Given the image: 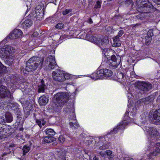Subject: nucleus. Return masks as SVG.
<instances>
[{
	"label": "nucleus",
	"mask_w": 160,
	"mask_h": 160,
	"mask_svg": "<svg viewBox=\"0 0 160 160\" xmlns=\"http://www.w3.org/2000/svg\"><path fill=\"white\" fill-rule=\"evenodd\" d=\"M69 97V94L66 92H58L55 94L52 103L53 109L56 111L61 109L64 103L68 101Z\"/></svg>",
	"instance_id": "nucleus-1"
},
{
	"label": "nucleus",
	"mask_w": 160,
	"mask_h": 160,
	"mask_svg": "<svg viewBox=\"0 0 160 160\" xmlns=\"http://www.w3.org/2000/svg\"><path fill=\"white\" fill-rule=\"evenodd\" d=\"M43 59L41 57H34L31 58L26 62L25 70L28 72H32L39 66L41 68L42 64Z\"/></svg>",
	"instance_id": "nucleus-2"
},
{
	"label": "nucleus",
	"mask_w": 160,
	"mask_h": 160,
	"mask_svg": "<svg viewBox=\"0 0 160 160\" xmlns=\"http://www.w3.org/2000/svg\"><path fill=\"white\" fill-rule=\"evenodd\" d=\"M91 42H93L98 45L102 49L108 43L109 40L107 37L97 38L96 36H92L89 38Z\"/></svg>",
	"instance_id": "nucleus-3"
},
{
	"label": "nucleus",
	"mask_w": 160,
	"mask_h": 160,
	"mask_svg": "<svg viewBox=\"0 0 160 160\" xmlns=\"http://www.w3.org/2000/svg\"><path fill=\"white\" fill-rule=\"evenodd\" d=\"M148 0H137L136 4L138 7V11L140 12H146L149 10V9L152 6L151 3L148 2V4L144 3L148 2Z\"/></svg>",
	"instance_id": "nucleus-4"
},
{
	"label": "nucleus",
	"mask_w": 160,
	"mask_h": 160,
	"mask_svg": "<svg viewBox=\"0 0 160 160\" xmlns=\"http://www.w3.org/2000/svg\"><path fill=\"white\" fill-rule=\"evenodd\" d=\"M150 148V149L152 148H153V151L151 152L148 156L149 158H151L152 157H151V155L155 156L157 155L160 152V142L157 141L155 142L152 141L151 142Z\"/></svg>",
	"instance_id": "nucleus-5"
},
{
	"label": "nucleus",
	"mask_w": 160,
	"mask_h": 160,
	"mask_svg": "<svg viewBox=\"0 0 160 160\" xmlns=\"http://www.w3.org/2000/svg\"><path fill=\"white\" fill-rule=\"evenodd\" d=\"M150 98L148 97L146 98H142L138 101L135 103V107L133 108L131 111L132 115H135L137 112V108L136 107L138 105H143L149 103L151 102L152 100L150 99Z\"/></svg>",
	"instance_id": "nucleus-6"
},
{
	"label": "nucleus",
	"mask_w": 160,
	"mask_h": 160,
	"mask_svg": "<svg viewBox=\"0 0 160 160\" xmlns=\"http://www.w3.org/2000/svg\"><path fill=\"white\" fill-rule=\"evenodd\" d=\"M138 88L140 90L141 93L147 92L152 88V85L149 82H138Z\"/></svg>",
	"instance_id": "nucleus-7"
},
{
	"label": "nucleus",
	"mask_w": 160,
	"mask_h": 160,
	"mask_svg": "<svg viewBox=\"0 0 160 160\" xmlns=\"http://www.w3.org/2000/svg\"><path fill=\"white\" fill-rule=\"evenodd\" d=\"M45 62L48 66V67L47 68V69L49 70L53 69L57 66L55 58L52 56H48L46 58Z\"/></svg>",
	"instance_id": "nucleus-8"
},
{
	"label": "nucleus",
	"mask_w": 160,
	"mask_h": 160,
	"mask_svg": "<svg viewBox=\"0 0 160 160\" xmlns=\"http://www.w3.org/2000/svg\"><path fill=\"white\" fill-rule=\"evenodd\" d=\"M2 82L0 81V98L6 97L11 98V92L6 87L1 85Z\"/></svg>",
	"instance_id": "nucleus-9"
},
{
	"label": "nucleus",
	"mask_w": 160,
	"mask_h": 160,
	"mask_svg": "<svg viewBox=\"0 0 160 160\" xmlns=\"http://www.w3.org/2000/svg\"><path fill=\"white\" fill-rule=\"evenodd\" d=\"M63 75L64 72L59 70L53 71L52 76L53 78L55 80L59 82H62L63 81L64 79V78L63 77Z\"/></svg>",
	"instance_id": "nucleus-10"
},
{
	"label": "nucleus",
	"mask_w": 160,
	"mask_h": 160,
	"mask_svg": "<svg viewBox=\"0 0 160 160\" xmlns=\"http://www.w3.org/2000/svg\"><path fill=\"white\" fill-rule=\"evenodd\" d=\"M142 128L145 131L147 132L151 136L157 137L160 136V133L155 128L145 126L143 127Z\"/></svg>",
	"instance_id": "nucleus-11"
},
{
	"label": "nucleus",
	"mask_w": 160,
	"mask_h": 160,
	"mask_svg": "<svg viewBox=\"0 0 160 160\" xmlns=\"http://www.w3.org/2000/svg\"><path fill=\"white\" fill-rule=\"evenodd\" d=\"M120 61L121 57L120 56H118L116 57L115 55H112L108 63L110 66L116 68L120 64Z\"/></svg>",
	"instance_id": "nucleus-12"
},
{
	"label": "nucleus",
	"mask_w": 160,
	"mask_h": 160,
	"mask_svg": "<svg viewBox=\"0 0 160 160\" xmlns=\"http://www.w3.org/2000/svg\"><path fill=\"white\" fill-rule=\"evenodd\" d=\"M22 31L19 29L14 30L12 33L9 35L11 39H14L20 38L22 34Z\"/></svg>",
	"instance_id": "nucleus-13"
},
{
	"label": "nucleus",
	"mask_w": 160,
	"mask_h": 160,
	"mask_svg": "<svg viewBox=\"0 0 160 160\" xmlns=\"http://www.w3.org/2000/svg\"><path fill=\"white\" fill-rule=\"evenodd\" d=\"M152 122L154 123L157 124L160 122V109L155 111L153 114Z\"/></svg>",
	"instance_id": "nucleus-14"
},
{
	"label": "nucleus",
	"mask_w": 160,
	"mask_h": 160,
	"mask_svg": "<svg viewBox=\"0 0 160 160\" xmlns=\"http://www.w3.org/2000/svg\"><path fill=\"white\" fill-rule=\"evenodd\" d=\"M99 140L100 142H102L105 141V138L103 137H99L98 138H96L95 139H94L92 137H86L85 138L84 142L88 143V144H90L93 142H96V140L98 141Z\"/></svg>",
	"instance_id": "nucleus-15"
},
{
	"label": "nucleus",
	"mask_w": 160,
	"mask_h": 160,
	"mask_svg": "<svg viewBox=\"0 0 160 160\" xmlns=\"http://www.w3.org/2000/svg\"><path fill=\"white\" fill-rule=\"evenodd\" d=\"M49 97L46 95H42L39 98L38 102L39 104L41 106H45L48 102Z\"/></svg>",
	"instance_id": "nucleus-16"
},
{
	"label": "nucleus",
	"mask_w": 160,
	"mask_h": 160,
	"mask_svg": "<svg viewBox=\"0 0 160 160\" xmlns=\"http://www.w3.org/2000/svg\"><path fill=\"white\" fill-rule=\"evenodd\" d=\"M127 124V122L126 120H123L122 122L119 123L116 128H114L112 132V134H115L117 132V130L119 129H123L125 126Z\"/></svg>",
	"instance_id": "nucleus-17"
},
{
	"label": "nucleus",
	"mask_w": 160,
	"mask_h": 160,
	"mask_svg": "<svg viewBox=\"0 0 160 160\" xmlns=\"http://www.w3.org/2000/svg\"><path fill=\"white\" fill-rule=\"evenodd\" d=\"M5 50L7 57L9 56L11 54H12L14 52V50L13 47L10 46H5Z\"/></svg>",
	"instance_id": "nucleus-18"
},
{
	"label": "nucleus",
	"mask_w": 160,
	"mask_h": 160,
	"mask_svg": "<svg viewBox=\"0 0 160 160\" xmlns=\"http://www.w3.org/2000/svg\"><path fill=\"white\" fill-rule=\"evenodd\" d=\"M32 21L29 19L26 20L23 22L21 24L22 28L27 29L29 28L32 24Z\"/></svg>",
	"instance_id": "nucleus-19"
},
{
	"label": "nucleus",
	"mask_w": 160,
	"mask_h": 160,
	"mask_svg": "<svg viewBox=\"0 0 160 160\" xmlns=\"http://www.w3.org/2000/svg\"><path fill=\"white\" fill-rule=\"evenodd\" d=\"M43 14V12L42 10L36 9L34 14V17L36 18L40 19L42 18Z\"/></svg>",
	"instance_id": "nucleus-20"
},
{
	"label": "nucleus",
	"mask_w": 160,
	"mask_h": 160,
	"mask_svg": "<svg viewBox=\"0 0 160 160\" xmlns=\"http://www.w3.org/2000/svg\"><path fill=\"white\" fill-rule=\"evenodd\" d=\"M45 86H46L44 84L43 81L42 80L38 86V92L40 93L43 92L45 90Z\"/></svg>",
	"instance_id": "nucleus-21"
},
{
	"label": "nucleus",
	"mask_w": 160,
	"mask_h": 160,
	"mask_svg": "<svg viewBox=\"0 0 160 160\" xmlns=\"http://www.w3.org/2000/svg\"><path fill=\"white\" fill-rule=\"evenodd\" d=\"M75 119H74L73 122H69V125L70 127L73 129H76L79 127V125L78 123L75 121Z\"/></svg>",
	"instance_id": "nucleus-22"
},
{
	"label": "nucleus",
	"mask_w": 160,
	"mask_h": 160,
	"mask_svg": "<svg viewBox=\"0 0 160 160\" xmlns=\"http://www.w3.org/2000/svg\"><path fill=\"white\" fill-rule=\"evenodd\" d=\"M103 71L102 69L98 71L95 74L96 75H97L96 78H98V79H102L104 76Z\"/></svg>",
	"instance_id": "nucleus-23"
},
{
	"label": "nucleus",
	"mask_w": 160,
	"mask_h": 160,
	"mask_svg": "<svg viewBox=\"0 0 160 160\" xmlns=\"http://www.w3.org/2000/svg\"><path fill=\"white\" fill-rule=\"evenodd\" d=\"M118 80L119 82H123L125 79L124 75L122 72H119L117 76Z\"/></svg>",
	"instance_id": "nucleus-24"
},
{
	"label": "nucleus",
	"mask_w": 160,
	"mask_h": 160,
	"mask_svg": "<svg viewBox=\"0 0 160 160\" xmlns=\"http://www.w3.org/2000/svg\"><path fill=\"white\" fill-rule=\"evenodd\" d=\"M102 69L104 71L103 73L105 77H110L112 75V72L111 70L106 69Z\"/></svg>",
	"instance_id": "nucleus-25"
},
{
	"label": "nucleus",
	"mask_w": 160,
	"mask_h": 160,
	"mask_svg": "<svg viewBox=\"0 0 160 160\" xmlns=\"http://www.w3.org/2000/svg\"><path fill=\"white\" fill-rule=\"evenodd\" d=\"M46 134L54 136L55 134V132L54 130L51 128H47L44 131Z\"/></svg>",
	"instance_id": "nucleus-26"
},
{
	"label": "nucleus",
	"mask_w": 160,
	"mask_h": 160,
	"mask_svg": "<svg viewBox=\"0 0 160 160\" xmlns=\"http://www.w3.org/2000/svg\"><path fill=\"white\" fill-rule=\"evenodd\" d=\"M54 138L53 137L46 136L44 137L43 140L45 143H49L54 141Z\"/></svg>",
	"instance_id": "nucleus-27"
},
{
	"label": "nucleus",
	"mask_w": 160,
	"mask_h": 160,
	"mask_svg": "<svg viewBox=\"0 0 160 160\" xmlns=\"http://www.w3.org/2000/svg\"><path fill=\"white\" fill-rule=\"evenodd\" d=\"M5 46L0 49V57L3 58H6L7 57L5 51Z\"/></svg>",
	"instance_id": "nucleus-28"
},
{
	"label": "nucleus",
	"mask_w": 160,
	"mask_h": 160,
	"mask_svg": "<svg viewBox=\"0 0 160 160\" xmlns=\"http://www.w3.org/2000/svg\"><path fill=\"white\" fill-rule=\"evenodd\" d=\"M110 146V144L108 142H105L103 144L102 146L99 147V149L101 150H104L108 148Z\"/></svg>",
	"instance_id": "nucleus-29"
},
{
	"label": "nucleus",
	"mask_w": 160,
	"mask_h": 160,
	"mask_svg": "<svg viewBox=\"0 0 160 160\" xmlns=\"http://www.w3.org/2000/svg\"><path fill=\"white\" fill-rule=\"evenodd\" d=\"M36 123L40 127H42V126L44 125L46 123L44 119H42L37 120H36Z\"/></svg>",
	"instance_id": "nucleus-30"
},
{
	"label": "nucleus",
	"mask_w": 160,
	"mask_h": 160,
	"mask_svg": "<svg viewBox=\"0 0 160 160\" xmlns=\"http://www.w3.org/2000/svg\"><path fill=\"white\" fill-rule=\"evenodd\" d=\"M30 150V148L29 146H24L23 148V155H25L26 153L28 152Z\"/></svg>",
	"instance_id": "nucleus-31"
},
{
	"label": "nucleus",
	"mask_w": 160,
	"mask_h": 160,
	"mask_svg": "<svg viewBox=\"0 0 160 160\" xmlns=\"http://www.w3.org/2000/svg\"><path fill=\"white\" fill-rule=\"evenodd\" d=\"M6 118L8 122H10L12 121V117L10 113H7L5 115Z\"/></svg>",
	"instance_id": "nucleus-32"
},
{
	"label": "nucleus",
	"mask_w": 160,
	"mask_h": 160,
	"mask_svg": "<svg viewBox=\"0 0 160 160\" xmlns=\"http://www.w3.org/2000/svg\"><path fill=\"white\" fill-rule=\"evenodd\" d=\"M63 77L64 78V79L63 80L64 81L65 79H70L71 78V75L69 74L64 72Z\"/></svg>",
	"instance_id": "nucleus-33"
},
{
	"label": "nucleus",
	"mask_w": 160,
	"mask_h": 160,
	"mask_svg": "<svg viewBox=\"0 0 160 160\" xmlns=\"http://www.w3.org/2000/svg\"><path fill=\"white\" fill-rule=\"evenodd\" d=\"M6 70V67L2 64L0 62V74L4 72Z\"/></svg>",
	"instance_id": "nucleus-34"
},
{
	"label": "nucleus",
	"mask_w": 160,
	"mask_h": 160,
	"mask_svg": "<svg viewBox=\"0 0 160 160\" xmlns=\"http://www.w3.org/2000/svg\"><path fill=\"white\" fill-rule=\"evenodd\" d=\"M65 111L66 112H71L73 113H74V108L73 106H72L69 108H67L64 109Z\"/></svg>",
	"instance_id": "nucleus-35"
},
{
	"label": "nucleus",
	"mask_w": 160,
	"mask_h": 160,
	"mask_svg": "<svg viewBox=\"0 0 160 160\" xmlns=\"http://www.w3.org/2000/svg\"><path fill=\"white\" fill-rule=\"evenodd\" d=\"M152 40V38L147 36L145 38V43L146 45H148Z\"/></svg>",
	"instance_id": "nucleus-36"
},
{
	"label": "nucleus",
	"mask_w": 160,
	"mask_h": 160,
	"mask_svg": "<svg viewBox=\"0 0 160 160\" xmlns=\"http://www.w3.org/2000/svg\"><path fill=\"white\" fill-rule=\"evenodd\" d=\"M72 11V10L69 9H67L62 12V13L63 15H65L69 13Z\"/></svg>",
	"instance_id": "nucleus-37"
},
{
	"label": "nucleus",
	"mask_w": 160,
	"mask_h": 160,
	"mask_svg": "<svg viewBox=\"0 0 160 160\" xmlns=\"http://www.w3.org/2000/svg\"><path fill=\"white\" fill-rule=\"evenodd\" d=\"M121 43L119 42H113L112 44V46L113 47H118L121 46Z\"/></svg>",
	"instance_id": "nucleus-38"
},
{
	"label": "nucleus",
	"mask_w": 160,
	"mask_h": 160,
	"mask_svg": "<svg viewBox=\"0 0 160 160\" xmlns=\"http://www.w3.org/2000/svg\"><path fill=\"white\" fill-rule=\"evenodd\" d=\"M153 35V31L152 29H150L148 32L147 36L152 38Z\"/></svg>",
	"instance_id": "nucleus-39"
},
{
	"label": "nucleus",
	"mask_w": 160,
	"mask_h": 160,
	"mask_svg": "<svg viewBox=\"0 0 160 160\" xmlns=\"http://www.w3.org/2000/svg\"><path fill=\"white\" fill-rule=\"evenodd\" d=\"M63 27V24L62 23H59L56 26V28H57L59 29H62Z\"/></svg>",
	"instance_id": "nucleus-40"
},
{
	"label": "nucleus",
	"mask_w": 160,
	"mask_h": 160,
	"mask_svg": "<svg viewBox=\"0 0 160 160\" xmlns=\"http://www.w3.org/2000/svg\"><path fill=\"white\" fill-rule=\"evenodd\" d=\"M58 140L61 143H63L65 141V138L63 136H60L58 138Z\"/></svg>",
	"instance_id": "nucleus-41"
},
{
	"label": "nucleus",
	"mask_w": 160,
	"mask_h": 160,
	"mask_svg": "<svg viewBox=\"0 0 160 160\" xmlns=\"http://www.w3.org/2000/svg\"><path fill=\"white\" fill-rule=\"evenodd\" d=\"M124 1L128 4H131L132 3V0H120V1H119L118 2L120 3Z\"/></svg>",
	"instance_id": "nucleus-42"
},
{
	"label": "nucleus",
	"mask_w": 160,
	"mask_h": 160,
	"mask_svg": "<svg viewBox=\"0 0 160 160\" xmlns=\"http://www.w3.org/2000/svg\"><path fill=\"white\" fill-rule=\"evenodd\" d=\"M106 154H107L108 156H109L110 158H112V152L111 151L109 150H108L106 151Z\"/></svg>",
	"instance_id": "nucleus-43"
},
{
	"label": "nucleus",
	"mask_w": 160,
	"mask_h": 160,
	"mask_svg": "<svg viewBox=\"0 0 160 160\" xmlns=\"http://www.w3.org/2000/svg\"><path fill=\"white\" fill-rule=\"evenodd\" d=\"M119 37L116 36L113 38V42H119L120 41Z\"/></svg>",
	"instance_id": "nucleus-44"
},
{
	"label": "nucleus",
	"mask_w": 160,
	"mask_h": 160,
	"mask_svg": "<svg viewBox=\"0 0 160 160\" xmlns=\"http://www.w3.org/2000/svg\"><path fill=\"white\" fill-rule=\"evenodd\" d=\"M101 2L99 1H98L97 2L96 7V8H101Z\"/></svg>",
	"instance_id": "nucleus-45"
},
{
	"label": "nucleus",
	"mask_w": 160,
	"mask_h": 160,
	"mask_svg": "<svg viewBox=\"0 0 160 160\" xmlns=\"http://www.w3.org/2000/svg\"><path fill=\"white\" fill-rule=\"evenodd\" d=\"M123 31L122 30H120L118 32L117 36L119 37H120L123 34Z\"/></svg>",
	"instance_id": "nucleus-46"
},
{
	"label": "nucleus",
	"mask_w": 160,
	"mask_h": 160,
	"mask_svg": "<svg viewBox=\"0 0 160 160\" xmlns=\"http://www.w3.org/2000/svg\"><path fill=\"white\" fill-rule=\"evenodd\" d=\"M95 74H96V73H93L92 75L91 78L95 80L98 79V78H96L97 77V75H96Z\"/></svg>",
	"instance_id": "nucleus-47"
},
{
	"label": "nucleus",
	"mask_w": 160,
	"mask_h": 160,
	"mask_svg": "<svg viewBox=\"0 0 160 160\" xmlns=\"http://www.w3.org/2000/svg\"><path fill=\"white\" fill-rule=\"evenodd\" d=\"M99 154L102 157H105V156L106 155V152H103L102 151L100 152Z\"/></svg>",
	"instance_id": "nucleus-48"
},
{
	"label": "nucleus",
	"mask_w": 160,
	"mask_h": 160,
	"mask_svg": "<svg viewBox=\"0 0 160 160\" xmlns=\"http://www.w3.org/2000/svg\"><path fill=\"white\" fill-rule=\"evenodd\" d=\"M128 113H129V112L128 111H127L125 113V116H124V117H128Z\"/></svg>",
	"instance_id": "nucleus-49"
},
{
	"label": "nucleus",
	"mask_w": 160,
	"mask_h": 160,
	"mask_svg": "<svg viewBox=\"0 0 160 160\" xmlns=\"http://www.w3.org/2000/svg\"><path fill=\"white\" fill-rule=\"evenodd\" d=\"M88 22L90 24H91L92 23V21L91 18H89L88 19Z\"/></svg>",
	"instance_id": "nucleus-50"
},
{
	"label": "nucleus",
	"mask_w": 160,
	"mask_h": 160,
	"mask_svg": "<svg viewBox=\"0 0 160 160\" xmlns=\"http://www.w3.org/2000/svg\"><path fill=\"white\" fill-rule=\"evenodd\" d=\"M156 1H157V3L158 4H160V0H155Z\"/></svg>",
	"instance_id": "nucleus-51"
},
{
	"label": "nucleus",
	"mask_w": 160,
	"mask_h": 160,
	"mask_svg": "<svg viewBox=\"0 0 160 160\" xmlns=\"http://www.w3.org/2000/svg\"><path fill=\"white\" fill-rule=\"evenodd\" d=\"M93 160H98V159L95 156L93 158Z\"/></svg>",
	"instance_id": "nucleus-52"
},
{
	"label": "nucleus",
	"mask_w": 160,
	"mask_h": 160,
	"mask_svg": "<svg viewBox=\"0 0 160 160\" xmlns=\"http://www.w3.org/2000/svg\"><path fill=\"white\" fill-rule=\"evenodd\" d=\"M112 0H107V1H108V2H109V1H111Z\"/></svg>",
	"instance_id": "nucleus-53"
},
{
	"label": "nucleus",
	"mask_w": 160,
	"mask_h": 160,
	"mask_svg": "<svg viewBox=\"0 0 160 160\" xmlns=\"http://www.w3.org/2000/svg\"><path fill=\"white\" fill-rule=\"evenodd\" d=\"M103 51H104V53H105V48L103 49Z\"/></svg>",
	"instance_id": "nucleus-54"
},
{
	"label": "nucleus",
	"mask_w": 160,
	"mask_h": 160,
	"mask_svg": "<svg viewBox=\"0 0 160 160\" xmlns=\"http://www.w3.org/2000/svg\"><path fill=\"white\" fill-rule=\"evenodd\" d=\"M92 0H89V1H91Z\"/></svg>",
	"instance_id": "nucleus-55"
}]
</instances>
